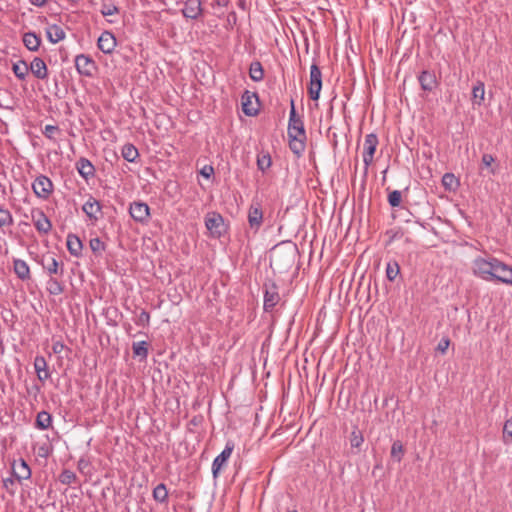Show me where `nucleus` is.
I'll list each match as a JSON object with an SVG mask.
<instances>
[{"label": "nucleus", "instance_id": "obj_1", "mask_svg": "<svg viewBox=\"0 0 512 512\" xmlns=\"http://www.w3.org/2000/svg\"><path fill=\"white\" fill-rule=\"evenodd\" d=\"M472 271L482 280L512 285V266L492 255L476 257L472 261Z\"/></svg>", "mask_w": 512, "mask_h": 512}, {"label": "nucleus", "instance_id": "obj_2", "mask_svg": "<svg viewBox=\"0 0 512 512\" xmlns=\"http://www.w3.org/2000/svg\"><path fill=\"white\" fill-rule=\"evenodd\" d=\"M32 190L37 198L47 201L54 192V184L49 177L40 174L32 182Z\"/></svg>", "mask_w": 512, "mask_h": 512}, {"label": "nucleus", "instance_id": "obj_3", "mask_svg": "<svg viewBox=\"0 0 512 512\" xmlns=\"http://www.w3.org/2000/svg\"><path fill=\"white\" fill-rule=\"evenodd\" d=\"M204 220L211 237L219 239L226 232L224 218L220 213L208 212Z\"/></svg>", "mask_w": 512, "mask_h": 512}, {"label": "nucleus", "instance_id": "obj_4", "mask_svg": "<svg viewBox=\"0 0 512 512\" xmlns=\"http://www.w3.org/2000/svg\"><path fill=\"white\" fill-rule=\"evenodd\" d=\"M288 136L295 135L297 137L307 138L304 122L302 118L297 115L294 100L290 101V113H289V122H288Z\"/></svg>", "mask_w": 512, "mask_h": 512}, {"label": "nucleus", "instance_id": "obj_5", "mask_svg": "<svg viewBox=\"0 0 512 512\" xmlns=\"http://www.w3.org/2000/svg\"><path fill=\"white\" fill-rule=\"evenodd\" d=\"M322 89V73L317 64H312L310 67V83L308 85L309 97L316 101L320 97Z\"/></svg>", "mask_w": 512, "mask_h": 512}, {"label": "nucleus", "instance_id": "obj_6", "mask_svg": "<svg viewBox=\"0 0 512 512\" xmlns=\"http://www.w3.org/2000/svg\"><path fill=\"white\" fill-rule=\"evenodd\" d=\"M31 220L38 233L47 235L52 230V223L40 208L31 209Z\"/></svg>", "mask_w": 512, "mask_h": 512}, {"label": "nucleus", "instance_id": "obj_7", "mask_svg": "<svg viewBox=\"0 0 512 512\" xmlns=\"http://www.w3.org/2000/svg\"><path fill=\"white\" fill-rule=\"evenodd\" d=\"M247 219L249 228L253 230L254 233H257L260 230L264 220L262 206L259 201H252L248 209Z\"/></svg>", "mask_w": 512, "mask_h": 512}, {"label": "nucleus", "instance_id": "obj_8", "mask_svg": "<svg viewBox=\"0 0 512 512\" xmlns=\"http://www.w3.org/2000/svg\"><path fill=\"white\" fill-rule=\"evenodd\" d=\"M379 140L375 133H370L365 136L363 144V162L365 165V171L373 163L374 154L378 146Z\"/></svg>", "mask_w": 512, "mask_h": 512}, {"label": "nucleus", "instance_id": "obj_9", "mask_svg": "<svg viewBox=\"0 0 512 512\" xmlns=\"http://www.w3.org/2000/svg\"><path fill=\"white\" fill-rule=\"evenodd\" d=\"M264 302L263 308L265 312H271L280 301L278 287L274 282L264 284Z\"/></svg>", "mask_w": 512, "mask_h": 512}, {"label": "nucleus", "instance_id": "obj_10", "mask_svg": "<svg viewBox=\"0 0 512 512\" xmlns=\"http://www.w3.org/2000/svg\"><path fill=\"white\" fill-rule=\"evenodd\" d=\"M75 68L80 75L92 77L97 70V65L90 56L79 54L75 57Z\"/></svg>", "mask_w": 512, "mask_h": 512}, {"label": "nucleus", "instance_id": "obj_11", "mask_svg": "<svg viewBox=\"0 0 512 512\" xmlns=\"http://www.w3.org/2000/svg\"><path fill=\"white\" fill-rule=\"evenodd\" d=\"M234 446V442L228 440L223 451L214 459L212 463V474L214 478L218 477L221 469L226 465L234 450Z\"/></svg>", "mask_w": 512, "mask_h": 512}, {"label": "nucleus", "instance_id": "obj_12", "mask_svg": "<svg viewBox=\"0 0 512 512\" xmlns=\"http://www.w3.org/2000/svg\"><path fill=\"white\" fill-rule=\"evenodd\" d=\"M41 266L48 273L50 277L54 276H60L62 277L64 275V264L62 262H59L54 256L52 255H44L41 260Z\"/></svg>", "mask_w": 512, "mask_h": 512}, {"label": "nucleus", "instance_id": "obj_13", "mask_svg": "<svg viewBox=\"0 0 512 512\" xmlns=\"http://www.w3.org/2000/svg\"><path fill=\"white\" fill-rule=\"evenodd\" d=\"M12 476L17 480V482L22 483L23 480H28L31 478L32 472L31 468L26 462L25 459L19 458L18 460H13L11 463Z\"/></svg>", "mask_w": 512, "mask_h": 512}, {"label": "nucleus", "instance_id": "obj_14", "mask_svg": "<svg viewBox=\"0 0 512 512\" xmlns=\"http://www.w3.org/2000/svg\"><path fill=\"white\" fill-rule=\"evenodd\" d=\"M129 213L135 221L144 223L149 219L150 209L144 202H133L130 204Z\"/></svg>", "mask_w": 512, "mask_h": 512}, {"label": "nucleus", "instance_id": "obj_15", "mask_svg": "<svg viewBox=\"0 0 512 512\" xmlns=\"http://www.w3.org/2000/svg\"><path fill=\"white\" fill-rule=\"evenodd\" d=\"M116 44V38L110 31L102 32L97 41L98 48L105 54H111L114 51Z\"/></svg>", "mask_w": 512, "mask_h": 512}, {"label": "nucleus", "instance_id": "obj_16", "mask_svg": "<svg viewBox=\"0 0 512 512\" xmlns=\"http://www.w3.org/2000/svg\"><path fill=\"white\" fill-rule=\"evenodd\" d=\"M203 13L200 0H186L182 8V14L185 18L198 19Z\"/></svg>", "mask_w": 512, "mask_h": 512}, {"label": "nucleus", "instance_id": "obj_17", "mask_svg": "<svg viewBox=\"0 0 512 512\" xmlns=\"http://www.w3.org/2000/svg\"><path fill=\"white\" fill-rule=\"evenodd\" d=\"M75 166L78 173L84 180L88 181L89 179H92L95 176V167L89 159L81 157L76 162Z\"/></svg>", "mask_w": 512, "mask_h": 512}, {"label": "nucleus", "instance_id": "obj_18", "mask_svg": "<svg viewBox=\"0 0 512 512\" xmlns=\"http://www.w3.org/2000/svg\"><path fill=\"white\" fill-rule=\"evenodd\" d=\"M28 67L29 71H31L37 79L45 80L48 78V68L43 59L35 57Z\"/></svg>", "mask_w": 512, "mask_h": 512}, {"label": "nucleus", "instance_id": "obj_19", "mask_svg": "<svg viewBox=\"0 0 512 512\" xmlns=\"http://www.w3.org/2000/svg\"><path fill=\"white\" fill-rule=\"evenodd\" d=\"M102 206L98 200L90 196L82 206L83 212L90 220H98L97 214L101 213Z\"/></svg>", "mask_w": 512, "mask_h": 512}, {"label": "nucleus", "instance_id": "obj_20", "mask_svg": "<svg viewBox=\"0 0 512 512\" xmlns=\"http://www.w3.org/2000/svg\"><path fill=\"white\" fill-rule=\"evenodd\" d=\"M34 369L39 381L44 382L50 378L48 364L44 356L37 355L34 359Z\"/></svg>", "mask_w": 512, "mask_h": 512}, {"label": "nucleus", "instance_id": "obj_21", "mask_svg": "<svg viewBox=\"0 0 512 512\" xmlns=\"http://www.w3.org/2000/svg\"><path fill=\"white\" fill-rule=\"evenodd\" d=\"M13 271L22 281L31 279V271L28 263L22 259L13 258Z\"/></svg>", "mask_w": 512, "mask_h": 512}, {"label": "nucleus", "instance_id": "obj_22", "mask_svg": "<svg viewBox=\"0 0 512 512\" xmlns=\"http://www.w3.org/2000/svg\"><path fill=\"white\" fill-rule=\"evenodd\" d=\"M256 98L258 100V97L256 93H251L250 91L246 90L241 97L242 100V111L247 116H255L258 114V107H255L252 105V98Z\"/></svg>", "mask_w": 512, "mask_h": 512}, {"label": "nucleus", "instance_id": "obj_23", "mask_svg": "<svg viewBox=\"0 0 512 512\" xmlns=\"http://www.w3.org/2000/svg\"><path fill=\"white\" fill-rule=\"evenodd\" d=\"M418 81L424 91L431 92L437 86V79L434 72L424 70L418 76Z\"/></svg>", "mask_w": 512, "mask_h": 512}, {"label": "nucleus", "instance_id": "obj_24", "mask_svg": "<svg viewBox=\"0 0 512 512\" xmlns=\"http://www.w3.org/2000/svg\"><path fill=\"white\" fill-rule=\"evenodd\" d=\"M66 246L69 253L74 257H80L82 255L83 244L80 238L75 234H68Z\"/></svg>", "mask_w": 512, "mask_h": 512}, {"label": "nucleus", "instance_id": "obj_25", "mask_svg": "<svg viewBox=\"0 0 512 512\" xmlns=\"http://www.w3.org/2000/svg\"><path fill=\"white\" fill-rule=\"evenodd\" d=\"M46 36L51 43L56 44L65 39L66 33L61 26L52 24L47 26Z\"/></svg>", "mask_w": 512, "mask_h": 512}, {"label": "nucleus", "instance_id": "obj_26", "mask_svg": "<svg viewBox=\"0 0 512 512\" xmlns=\"http://www.w3.org/2000/svg\"><path fill=\"white\" fill-rule=\"evenodd\" d=\"M22 41L24 46L31 52L38 51L42 42L41 37L31 31L23 34Z\"/></svg>", "mask_w": 512, "mask_h": 512}, {"label": "nucleus", "instance_id": "obj_27", "mask_svg": "<svg viewBox=\"0 0 512 512\" xmlns=\"http://www.w3.org/2000/svg\"><path fill=\"white\" fill-rule=\"evenodd\" d=\"M288 138H289V148H290V150L295 155L300 157L303 154V152L305 151L306 139L307 138L297 137L295 135L288 136Z\"/></svg>", "mask_w": 512, "mask_h": 512}, {"label": "nucleus", "instance_id": "obj_28", "mask_svg": "<svg viewBox=\"0 0 512 512\" xmlns=\"http://www.w3.org/2000/svg\"><path fill=\"white\" fill-rule=\"evenodd\" d=\"M485 96V86L482 81H477V83L472 88V103L473 105L481 106L484 101Z\"/></svg>", "mask_w": 512, "mask_h": 512}, {"label": "nucleus", "instance_id": "obj_29", "mask_svg": "<svg viewBox=\"0 0 512 512\" xmlns=\"http://www.w3.org/2000/svg\"><path fill=\"white\" fill-rule=\"evenodd\" d=\"M52 425V416L47 411H40L37 414L35 427L40 430H47Z\"/></svg>", "mask_w": 512, "mask_h": 512}, {"label": "nucleus", "instance_id": "obj_30", "mask_svg": "<svg viewBox=\"0 0 512 512\" xmlns=\"http://www.w3.org/2000/svg\"><path fill=\"white\" fill-rule=\"evenodd\" d=\"M152 497L153 499L161 504L168 503V490L164 483H159L152 491Z\"/></svg>", "mask_w": 512, "mask_h": 512}, {"label": "nucleus", "instance_id": "obj_31", "mask_svg": "<svg viewBox=\"0 0 512 512\" xmlns=\"http://www.w3.org/2000/svg\"><path fill=\"white\" fill-rule=\"evenodd\" d=\"M65 286L56 277H50L46 284V290L50 295H60L64 292Z\"/></svg>", "mask_w": 512, "mask_h": 512}, {"label": "nucleus", "instance_id": "obj_32", "mask_svg": "<svg viewBox=\"0 0 512 512\" xmlns=\"http://www.w3.org/2000/svg\"><path fill=\"white\" fill-rule=\"evenodd\" d=\"M441 183H442L443 187L449 191H456L458 189V187L460 186L459 179L456 178L453 173H449V172L445 173L442 176Z\"/></svg>", "mask_w": 512, "mask_h": 512}, {"label": "nucleus", "instance_id": "obj_33", "mask_svg": "<svg viewBox=\"0 0 512 512\" xmlns=\"http://www.w3.org/2000/svg\"><path fill=\"white\" fill-rule=\"evenodd\" d=\"M249 76L254 82H260L264 78V69L259 61H253L249 67Z\"/></svg>", "mask_w": 512, "mask_h": 512}, {"label": "nucleus", "instance_id": "obj_34", "mask_svg": "<svg viewBox=\"0 0 512 512\" xmlns=\"http://www.w3.org/2000/svg\"><path fill=\"white\" fill-rule=\"evenodd\" d=\"M12 71L19 80H25L29 72V67L24 60H19L17 63L13 64Z\"/></svg>", "mask_w": 512, "mask_h": 512}, {"label": "nucleus", "instance_id": "obj_35", "mask_svg": "<svg viewBox=\"0 0 512 512\" xmlns=\"http://www.w3.org/2000/svg\"><path fill=\"white\" fill-rule=\"evenodd\" d=\"M148 346L149 344L146 341L134 342L132 345L134 356L146 359L149 353Z\"/></svg>", "mask_w": 512, "mask_h": 512}, {"label": "nucleus", "instance_id": "obj_36", "mask_svg": "<svg viewBox=\"0 0 512 512\" xmlns=\"http://www.w3.org/2000/svg\"><path fill=\"white\" fill-rule=\"evenodd\" d=\"M122 156L126 161L134 162L139 156V152L133 144H125L122 148Z\"/></svg>", "mask_w": 512, "mask_h": 512}, {"label": "nucleus", "instance_id": "obj_37", "mask_svg": "<svg viewBox=\"0 0 512 512\" xmlns=\"http://www.w3.org/2000/svg\"><path fill=\"white\" fill-rule=\"evenodd\" d=\"M400 273V266L397 261H390L386 266V277L389 281H394Z\"/></svg>", "mask_w": 512, "mask_h": 512}, {"label": "nucleus", "instance_id": "obj_38", "mask_svg": "<svg viewBox=\"0 0 512 512\" xmlns=\"http://www.w3.org/2000/svg\"><path fill=\"white\" fill-rule=\"evenodd\" d=\"M272 164L269 153H261L257 156V167L260 171L265 172Z\"/></svg>", "mask_w": 512, "mask_h": 512}, {"label": "nucleus", "instance_id": "obj_39", "mask_svg": "<svg viewBox=\"0 0 512 512\" xmlns=\"http://www.w3.org/2000/svg\"><path fill=\"white\" fill-rule=\"evenodd\" d=\"M76 480V474L69 469H64L59 475V481L64 485H71L75 483Z\"/></svg>", "mask_w": 512, "mask_h": 512}, {"label": "nucleus", "instance_id": "obj_40", "mask_svg": "<svg viewBox=\"0 0 512 512\" xmlns=\"http://www.w3.org/2000/svg\"><path fill=\"white\" fill-rule=\"evenodd\" d=\"M403 455V444L399 440L394 441L391 447V457L394 458L397 462H400L403 458Z\"/></svg>", "mask_w": 512, "mask_h": 512}, {"label": "nucleus", "instance_id": "obj_41", "mask_svg": "<svg viewBox=\"0 0 512 512\" xmlns=\"http://www.w3.org/2000/svg\"><path fill=\"white\" fill-rule=\"evenodd\" d=\"M89 246L92 252L97 256L101 255L106 248L104 242L98 237L92 238L89 242Z\"/></svg>", "mask_w": 512, "mask_h": 512}, {"label": "nucleus", "instance_id": "obj_42", "mask_svg": "<svg viewBox=\"0 0 512 512\" xmlns=\"http://www.w3.org/2000/svg\"><path fill=\"white\" fill-rule=\"evenodd\" d=\"M13 225V217L8 209L0 208V227Z\"/></svg>", "mask_w": 512, "mask_h": 512}, {"label": "nucleus", "instance_id": "obj_43", "mask_svg": "<svg viewBox=\"0 0 512 512\" xmlns=\"http://www.w3.org/2000/svg\"><path fill=\"white\" fill-rule=\"evenodd\" d=\"M402 193L399 190H393L388 194V203L391 207H398L401 203Z\"/></svg>", "mask_w": 512, "mask_h": 512}, {"label": "nucleus", "instance_id": "obj_44", "mask_svg": "<svg viewBox=\"0 0 512 512\" xmlns=\"http://www.w3.org/2000/svg\"><path fill=\"white\" fill-rule=\"evenodd\" d=\"M137 326L148 327L150 325V314L146 310H141L135 320Z\"/></svg>", "mask_w": 512, "mask_h": 512}, {"label": "nucleus", "instance_id": "obj_45", "mask_svg": "<svg viewBox=\"0 0 512 512\" xmlns=\"http://www.w3.org/2000/svg\"><path fill=\"white\" fill-rule=\"evenodd\" d=\"M363 442H364V438H363L362 434L357 430L352 431V433L350 435L351 446L354 448H359L363 444Z\"/></svg>", "mask_w": 512, "mask_h": 512}, {"label": "nucleus", "instance_id": "obj_46", "mask_svg": "<svg viewBox=\"0 0 512 512\" xmlns=\"http://www.w3.org/2000/svg\"><path fill=\"white\" fill-rule=\"evenodd\" d=\"M16 479L12 476L6 479H3V487L6 489V491L11 495L14 496L16 493Z\"/></svg>", "mask_w": 512, "mask_h": 512}, {"label": "nucleus", "instance_id": "obj_47", "mask_svg": "<svg viewBox=\"0 0 512 512\" xmlns=\"http://www.w3.org/2000/svg\"><path fill=\"white\" fill-rule=\"evenodd\" d=\"M60 129L58 126L55 125H46L43 134L46 138L50 140H55V134L59 133Z\"/></svg>", "mask_w": 512, "mask_h": 512}, {"label": "nucleus", "instance_id": "obj_48", "mask_svg": "<svg viewBox=\"0 0 512 512\" xmlns=\"http://www.w3.org/2000/svg\"><path fill=\"white\" fill-rule=\"evenodd\" d=\"M494 161H495V158L491 154L485 153L482 155V158H481L482 165L487 168H490V173L493 175L496 173V169L491 167V165Z\"/></svg>", "mask_w": 512, "mask_h": 512}, {"label": "nucleus", "instance_id": "obj_49", "mask_svg": "<svg viewBox=\"0 0 512 512\" xmlns=\"http://www.w3.org/2000/svg\"><path fill=\"white\" fill-rule=\"evenodd\" d=\"M119 12V9L114 4H103L101 8V14L103 16H111Z\"/></svg>", "mask_w": 512, "mask_h": 512}, {"label": "nucleus", "instance_id": "obj_50", "mask_svg": "<svg viewBox=\"0 0 512 512\" xmlns=\"http://www.w3.org/2000/svg\"><path fill=\"white\" fill-rule=\"evenodd\" d=\"M199 173L204 178L210 179L214 175V167L212 165H204Z\"/></svg>", "mask_w": 512, "mask_h": 512}, {"label": "nucleus", "instance_id": "obj_51", "mask_svg": "<svg viewBox=\"0 0 512 512\" xmlns=\"http://www.w3.org/2000/svg\"><path fill=\"white\" fill-rule=\"evenodd\" d=\"M503 435L504 437L509 436L512 441V417L505 421L503 427Z\"/></svg>", "mask_w": 512, "mask_h": 512}, {"label": "nucleus", "instance_id": "obj_52", "mask_svg": "<svg viewBox=\"0 0 512 512\" xmlns=\"http://www.w3.org/2000/svg\"><path fill=\"white\" fill-rule=\"evenodd\" d=\"M449 345H450V340L448 338H442L437 345V350L439 352H441L442 354H445Z\"/></svg>", "mask_w": 512, "mask_h": 512}, {"label": "nucleus", "instance_id": "obj_53", "mask_svg": "<svg viewBox=\"0 0 512 512\" xmlns=\"http://www.w3.org/2000/svg\"><path fill=\"white\" fill-rule=\"evenodd\" d=\"M237 23V14L236 12L232 11L228 14L227 17V25L231 28H233L234 25Z\"/></svg>", "mask_w": 512, "mask_h": 512}, {"label": "nucleus", "instance_id": "obj_54", "mask_svg": "<svg viewBox=\"0 0 512 512\" xmlns=\"http://www.w3.org/2000/svg\"><path fill=\"white\" fill-rule=\"evenodd\" d=\"M230 0H212L213 6L226 7Z\"/></svg>", "mask_w": 512, "mask_h": 512}, {"label": "nucleus", "instance_id": "obj_55", "mask_svg": "<svg viewBox=\"0 0 512 512\" xmlns=\"http://www.w3.org/2000/svg\"><path fill=\"white\" fill-rule=\"evenodd\" d=\"M29 2L37 7H42L46 4L47 0H29Z\"/></svg>", "mask_w": 512, "mask_h": 512}, {"label": "nucleus", "instance_id": "obj_56", "mask_svg": "<svg viewBox=\"0 0 512 512\" xmlns=\"http://www.w3.org/2000/svg\"><path fill=\"white\" fill-rule=\"evenodd\" d=\"M63 347H64V345L62 343L57 342V343L53 344L52 348H53L54 353H60L61 350L63 349Z\"/></svg>", "mask_w": 512, "mask_h": 512}, {"label": "nucleus", "instance_id": "obj_57", "mask_svg": "<svg viewBox=\"0 0 512 512\" xmlns=\"http://www.w3.org/2000/svg\"><path fill=\"white\" fill-rule=\"evenodd\" d=\"M87 465H88V461H86L85 459H80V460L78 461V469H79L80 471H83V470H84V468H85Z\"/></svg>", "mask_w": 512, "mask_h": 512}, {"label": "nucleus", "instance_id": "obj_58", "mask_svg": "<svg viewBox=\"0 0 512 512\" xmlns=\"http://www.w3.org/2000/svg\"><path fill=\"white\" fill-rule=\"evenodd\" d=\"M239 5H240V7L244 8V1H241V2L239 3Z\"/></svg>", "mask_w": 512, "mask_h": 512}, {"label": "nucleus", "instance_id": "obj_59", "mask_svg": "<svg viewBox=\"0 0 512 512\" xmlns=\"http://www.w3.org/2000/svg\"><path fill=\"white\" fill-rule=\"evenodd\" d=\"M288 512H298L297 510H292V511H288Z\"/></svg>", "mask_w": 512, "mask_h": 512}]
</instances>
